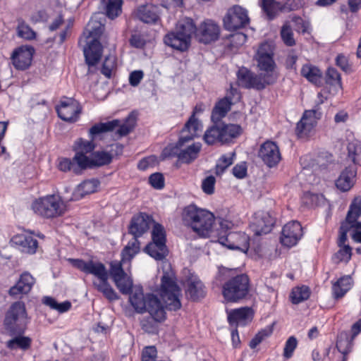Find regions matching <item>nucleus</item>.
<instances>
[{"label":"nucleus","mask_w":361,"mask_h":361,"mask_svg":"<svg viewBox=\"0 0 361 361\" xmlns=\"http://www.w3.org/2000/svg\"><path fill=\"white\" fill-rule=\"evenodd\" d=\"M218 241L231 250H238L245 253L250 247V237L243 232H228L219 236Z\"/></svg>","instance_id":"14"},{"label":"nucleus","mask_w":361,"mask_h":361,"mask_svg":"<svg viewBox=\"0 0 361 361\" xmlns=\"http://www.w3.org/2000/svg\"><path fill=\"white\" fill-rule=\"evenodd\" d=\"M109 275L114 283H118L121 279L126 276V272L124 271L121 262L113 261L110 263Z\"/></svg>","instance_id":"48"},{"label":"nucleus","mask_w":361,"mask_h":361,"mask_svg":"<svg viewBox=\"0 0 361 361\" xmlns=\"http://www.w3.org/2000/svg\"><path fill=\"white\" fill-rule=\"evenodd\" d=\"M149 183L154 189L161 190L164 188L165 179L162 173L156 172L149 176Z\"/></svg>","instance_id":"56"},{"label":"nucleus","mask_w":361,"mask_h":361,"mask_svg":"<svg viewBox=\"0 0 361 361\" xmlns=\"http://www.w3.org/2000/svg\"><path fill=\"white\" fill-rule=\"evenodd\" d=\"M157 350L155 346L145 347L142 352V361H157Z\"/></svg>","instance_id":"61"},{"label":"nucleus","mask_w":361,"mask_h":361,"mask_svg":"<svg viewBox=\"0 0 361 361\" xmlns=\"http://www.w3.org/2000/svg\"><path fill=\"white\" fill-rule=\"evenodd\" d=\"M35 282V278L30 273L24 272L20 275L16 285L9 289L8 293L13 296L27 294L31 290Z\"/></svg>","instance_id":"27"},{"label":"nucleus","mask_w":361,"mask_h":361,"mask_svg":"<svg viewBox=\"0 0 361 361\" xmlns=\"http://www.w3.org/2000/svg\"><path fill=\"white\" fill-rule=\"evenodd\" d=\"M233 104L231 97H224L219 99L213 107L211 114V121L212 124L222 122V119L226 116L231 110Z\"/></svg>","instance_id":"29"},{"label":"nucleus","mask_w":361,"mask_h":361,"mask_svg":"<svg viewBox=\"0 0 361 361\" xmlns=\"http://www.w3.org/2000/svg\"><path fill=\"white\" fill-rule=\"evenodd\" d=\"M236 76L240 85L245 89L262 91L267 86L273 85V80H270L273 76H268V80H265L262 75L255 74L244 66L238 69Z\"/></svg>","instance_id":"11"},{"label":"nucleus","mask_w":361,"mask_h":361,"mask_svg":"<svg viewBox=\"0 0 361 361\" xmlns=\"http://www.w3.org/2000/svg\"><path fill=\"white\" fill-rule=\"evenodd\" d=\"M35 50L33 47L22 45L15 49L11 56L12 64L16 70L25 71L32 64Z\"/></svg>","instance_id":"18"},{"label":"nucleus","mask_w":361,"mask_h":361,"mask_svg":"<svg viewBox=\"0 0 361 361\" xmlns=\"http://www.w3.org/2000/svg\"><path fill=\"white\" fill-rule=\"evenodd\" d=\"M13 240L16 244L22 247L23 251L32 255L35 254L38 247V241L30 235H16L14 236Z\"/></svg>","instance_id":"36"},{"label":"nucleus","mask_w":361,"mask_h":361,"mask_svg":"<svg viewBox=\"0 0 361 361\" xmlns=\"http://www.w3.org/2000/svg\"><path fill=\"white\" fill-rule=\"evenodd\" d=\"M352 255V247L350 245H344L333 255L332 260L337 264L342 262L348 263L351 259Z\"/></svg>","instance_id":"49"},{"label":"nucleus","mask_w":361,"mask_h":361,"mask_svg":"<svg viewBox=\"0 0 361 361\" xmlns=\"http://www.w3.org/2000/svg\"><path fill=\"white\" fill-rule=\"evenodd\" d=\"M32 339L27 336H13V338L6 342V347L11 350L17 348L26 350L31 346Z\"/></svg>","instance_id":"42"},{"label":"nucleus","mask_w":361,"mask_h":361,"mask_svg":"<svg viewBox=\"0 0 361 361\" xmlns=\"http://www.w3.org/2000/svg\"><path fill=\"white\" fill-rule=\"evenodd\" d=\"M275 223V218L269 212L259 211L255 214L250 228L255 235H262L270 233Z\"/></svg>","instance_id":"21"},{"label":"nucleus","mask_w":361,"mask_h":361,"mask_svg":"<svg viewBox=\"0 0 361 361\" xmlns=\"http://www.w3.org/2000/svg\"><path fill=\"white\" fill-rule=\"evenodd\" d=\"M216 183L215 177L213 176H207L202 180V190L207 195H212L214 193V187Z\"/></svg>","instance_id":"59"},{"label":"nucleus","mask_w":361,"mask_h":361,"mask_svg":"<svg viewBox=\"0 0 361 361\" xmlns=\"http://www.w3.org/2000/svg\"><path fill=\"white\" fill-rule=\"evenodd\" d=\"M325 83L331 86H337L342 88V82L341 74L335 68H329L324 76Z\"/></svg>","instance_id":"47"},{"label":"nucleus","mask_w":361,"mask_h":361,"mask_svg":"<svg viewBox=\"0 0 361 361\" xmlns=\"http://www.w3.org/2000/svg\"><path fill=\"white\" fill-rule=\"evenodd\" d=\"M100 185V181L97 178L85 180L79 184L73 193V200L82 199L87 195L94 193L97 191Z\"/></svg>","instance_id":"30"},{"label":"nucleus","mask_w":361,"mask_h":361,"mask_svg":"<svg viewBox=\"0 0 361 361\" xmlns=\"http://www.w3.org/2000/svg\"><path fill=\"white\" fill-rule=\"evenodd\" d=\"M103 53V47L100 41L97 39H93L87 43V46L83 48L85 61L90 67L96 66L101 60Z\"/></svg>","instance_id":"23"},{"label":"nucleus","mask_w":361,"mask_h":361,"mask_svg":"<svg viewBox=\"0 0 361 361\" xmlns=\"http://www.w3.org/2000/svg\"><path fill=\"white\" fill-rule=\"evenodd\" d=\"M316 126V122L309 120L303 115L301 119L297 123L295 133L300 138L307 137Z\"/></svg>","instance_id":"40"},{"label":"nucleus","mask_w":361,"mask_h":361,"mask_svg":"<svg viewBox=\"0 0 361 361\" xmlns=\"http://www.w3.org/2000/svg\"><path fill=\"white\" fill-rule=\"evenodd\" d=\"M311 290L309 286L302 285L293 288L290 293V299L293 304L298 305L309 299Z\"/></svg>","instance_id":"39"},{"label":"nucleus","mask_w":361,"mask_h":361,"mask_svg":"<svg viewBox=\"0 0 361 361\" xmlns=\"http://www.w3.org/2000/svg\"><path fill=\"white\" fill-rule=\"evenodd\" d=\"M235 157V152H232L230 157H228L226 154L221 155L215 166V174L219 176H221L233 164Z\"/></svg>","instance_id":"45"},{"label":"nucleus","mask_w":361,"mask_h":361,"mask_svg":"<svg viewBox=\"0 0 361 361\" xmlns=\"http://www.w3.org/2000/svg\"><path fill=\"white\" fill-rule=\"evenodd\" d=\"M201 147V143H193L186 149L180 150L178 154V158L183 163L189 164L198 157Z\"/></svg>","instance_id":"37"},{"label":"nucleus","mask_w":361,"mask_h":361,"mask_svg":"<svg viewBox=\"0 0 361 361\" xmlns=\"http://www.w3.org/2000/svg\"><path fill=\"white\" fill-rule=\"evenodd\" d=\"M119 125L118 119H114L105 123H98L92 126L89 130L90 140L83 138H78L75 141L73 146V151L75 152L74 157L71 158L60 157L58 159V169L63 172H72L74 174L78 171V157L80 154L87 156L86 154L92 152L96 145L94 143V139L99 135L112 132Z\"/></svg>","instance_id":"1"},{"label":"nucleus","mask_w":361,"mask_h":361,"mask_svg":"<svg viewBox=\"0 0 361 361\" xmlns=\"http://www.w3.org/2000/svg\"><path fill=\"white\" fill-rule=\"evenodd\" d=\"M223 22L226 30L234 31L245 27L250 23V18L245 8L234 5L227 11Z\"/></svg>","instance_id":"12"},{"label":"nucleus","mask_w":361,"mask_h":361,"mask_svg":"<svg viewBox=\"0 0 361 361\" xmlns=\"http://www.w3.org/2000/svg\"><path fill=\"white\" fill-rule=\"evenodd\" d=\"M348 157L352 160L353 165L359 164L357 157L361 154V144L357 141H353L348 143L347 146Z\"/></svg>","instance_id":"51"},{"label":"nucleus","mask_w":361,"mask_h":361,"mask_svg":"<svg viewBox=\"0 0 361 361\" xmlns=\"http://www.w3.org/2000/svg\"><path fill=\"white\" fill-rule=\"evenodd\" d=\"M258 157L269 168L276 166L281 159L279 146L275 142L270 140L264 142L260 146Z\"/></svg>","instance_id":"19"},{"label":"nucleus","mask_w":361,"mask_h":361,"mask_svg":"<svg viewBox=\"0 0 361 361\" xmlns=\"http://www.w3.org/2000/svg\"><path fill=\"white\" fill-rule=\"evenodd\" d=\"M175 30L179 32V34L191 44L192 35L193 34L196 35L197 26L192 18H185L178 20Z\"/></svg>","instance_id":"33"},{"label":"nucleus","mask_w":361,"mask_h":361,"mask_svg":"<svg viewBox=\"0 0 361 361\" xmlns=\"http://www.w3.org/2000/svg\"><path fill=\"white\" fill-rule=\"evenodd\" d=\"M154 222L153 216L145 212H139L133 215L128 226V232L134 238L142 237Z\"/></svg>","instance_id":"17"},{"label":"nucleus","mask_w":361,"mask_h":361,"mask_svg":"<svg viewBox=\"0 0 361 361\" xmlns=\"http://www.w3.org/2000/svg\"><path fill=\"white\" fill-rule=\"evenodd\" d=\"M336 65L345 73H350L353 71L352 65L349 63L348 58L342 54L336 56Z\"/></svg>","instance_id":"60"},{"label":"nucleus","mask_w":361,"mask_h":361,"mask_svg":"<svg viewBox=\"0 0 361 361\" xmlns=\"http://www.w3.org/2000/svg\"><path fill=\"white\" fill-rule=\"evenodd\" d=\"M32 209L35 213L47 219L61 216L63 214L60 200L54 195L35 200L32 204Z\"/></svg>","instance_id":"10"},{"label":"nucleus","mask_w":361,"mask_h":361,"mask_svg":"<svg viewBox=\"0 0 361 361\" xmlns=\"http://www.w3.org/2000/svg\"><path fill=\"white\" fill-rule=\"evenodd\" d=\"M353 340L352 336L349 338L346 334H341L338 336L336 345L338 352L343 355H348L352 351Z\"/></svg>","instance_id":"44"},{"label":"nucleus","mask_w":361,"mask_h":361,"mask_svg":"<svg viewBox=\"0 0 361 361\" xmlns=\"http://www.w3.org/2000/svg\"><path fill=\"white\" fill-rule=\"evenodd\" d=\"M300 74L310 82L317 87L323 86V74L322 71L317 66L306 63L301 68Z\"/></svg>","instance_id":"32"},{"label":"nucleus","mask_w":361,"mask_h":361,"mask_svg":"<svg viewBox=\"0 0 361 361\" xmlns=\"http://www.w3.org/2000/svg\"><path fill=\"white\" fill-rule=\"evenodd\" d=\"M140 244L138 238L133 237L121 251L122 261L131 260L140 252Z\"/></svg>","instance_id":"43"},{"label":"nucleus","mask_w":361,"mask_h":361,"mask_svg":"<svg viewBox=\"0 0 361 361\" xmlns=\"http://www.w3.org/2000/svg\"><path fill=\"white\" fill-rule=\"evenodd\" d=\"M101 3L109 18L113 20L121 13L123 0H102Z\"/></svg>","instance_id":"38"},{"label":"nucleus","mask_w":361,"mask_h":361,"mask_svg":"<svg viewBox=\"0 0 361 361\" xmlns=\"http://www.w3.org/2000/svg\"><path fill=\"white\" fill-rule=\"evenodd\" d=\"M254 311L252 307H242L232 310L228 314V322L230 325H238L240 322L252 321Z\"/></svg>","instance_id":"31"},{"label":"nucleus","mask_w":361,"mask_h":361,"mask_svg":"<svg viewBox=\"0 0 361 361\" xmlns=\"http://www.w3.org/2000/svg\"><path fill=\"white\" fill-rule=\"evenodd\" d=\"M281 37L283 43L288 47H293L295 44L293 37V32L290 25L284 24L281 30Z\"/></svg>","instance_id":"53"},{"label":"nucleus","mask_w":361,"mask_h":361,"mask_svg":"<svg viewBox=\"0 0 361 361\" xmlns=\"http://www.w3.org/2000/svg\"><path fill=\"white\" fill-rule=\"evenodd\" d=\"M115 285L123 295H129L133 290V280L127 274L119 281L118 283H115Z\"/></svg>","instance_id":"54"},{"label":"nucleus","mask_w":361,"mask_h":361,"mask_svg":"<svg viewBox=\"0 0 361 361\" xmlns=\"http://www.w3.org/2000/svg\"><path fill=\"white\" fill-rule=\"evenodd\" d=\"M180 288L177 283L165 272L161 279L160 296L165 303V310L177 311L181 307L179 299Z\"/></svg>","instance_id":"9"},{"label":"nucleus","mask_w":361,"mask_h":361,"mask_svg":"<svg viewBox=\"0 0 361 361\" xmlns=\"http://www.w3.org/2000/svg\"><path fill=\"white\" fill-rule=\"evenodd\" d=\"M157 323L159 322L155 321L150 315L149 318L143 319L141 322L142 329L150 334H154L157 333L158 326Z\"/></svg>","instance_id":"58"},{"label":"nucleus","mask_w":361,"mask_h":361,"mask_svg":"<svg viewBox=\"0 0 361 361\" xmlns=\"http://www.w3.org/2000/svg\"><path fill=\"white\" fill-rule=\"evenodd\" d=\"M356 174L357 167L355 166L350 165L345 167L336 180V188L342 192L348 191L355 183Z\"/></svg>","instance_id":"25"},{"label":"nucleus","mask_w":361,"mask_h":361,"mask_svg":"<svg viewBox=\"0 0 361 361\" xmlns=\"http://www.w3.org/2000/svg\"><path fill=\"white\" fill-rule=\"evenodd\" d=\"M69 262L75 269L86 274H92L98 278L99 282L94 281L93 286L109 301H116L120 297L108 281L109 274L104 264L92 259L85 261L82 259H68Z\"/></svg>","instance_id":"3"},{"label":"nucleus","mask_w":361,"mask_h":361,"mask_svg":"<svg viewBox=\"0 0 361 361\" xmlns=\"http://www.w3.org/2000/svg\"><path fill=\"white\" fill-rule=\"evenodd\" d=\"M242 133L243 128L240 125L225 123L222 121L209 127L204 134L203 139L209 145L216 143L227 145L232 142L233 139L237 138Z\"/></svg>","instance_id":"6"},{"label":"nucleus","mask_w":361,"mask_h":361,"mask_svg":"<svg viewBox=\"0 0 361 361\" xmlns=\"http://www.w3.org/2000/svg\"><path fill=\"white\" fill-rule=\"evenodd\" d=\"M361 216V196L355 197L351 202L346 214V220H357Z\"/></svg>","instance_id":"46"},{"label":"nucleus","mask_w":361,"mask_h":361,"mask_svg":"<svg viewBox=\"0 0 361 361\" xmlns=\"http://www.w3.org/2000/svg\"><path fill=\"white\" fill-rule=\"evenodd\" d=\"M152 231V242L144 248V251L157 261L164 259L169 255L166 246V233L164 227L159 223L154 222Z\"/></svg>","instance_id":"8"},{"label":"nucleus","mask_w":361,"mask_h":361,"mask_svg":"<svg viewBox=\"0 0 361 361\" xmlns=\"http://www.w3.org/2000/svg\"><path fill=\"white\" fill-rule=\"evenodd\" d=\"M302 115L307 119L314 121L317 123V121L319 120L322 116L319 104H317L312 109L305 110Z\"/></svg>","instance_id":"63"},{"label":"nucleus","mask_w":361,"mask_h":361,"mask_svg":"<svg viewBox=\"0 0 361 361\" xmlns=\"http://www.w3.org/2000/svg\"><path fill=\"white\" fill-rule=\"evenodd\" d=\"M255 57L259 71L264 72L259 74L262 75L265 80H268V76H273L271 80H273V85L275 84L279 79V73L275 71L276 64L274 56H255Z\"/></svg>","instance_id":"24"},{"label":"nucleus","mask_w":361,"mask_h":361,"mask_svg":"<svg viewBox=\"0 0 361 361\" xmlns=\"http://www.w3.org/2000/svg\"><path fill=\"white\" fill-rule=\"evenodd\" d=\"M302 235L301 224L297 221H293L283 227L280 241L283 245L290 247L298 243Z\"/></svg>","instance_id":"22"},{"label":"nucleus","mask_w":361,"mask_h":361,"mask_svg":"<svg viewBox=\"0 0 361 361\" xmlns=\"http://www.w3.org/2000/svg\"><path fill=\"white\" fill-rule=\"evenodd\" d=\"M181 218L185 226L190 228L201 238H209L216 221L213 213L190 204L183 209Z\"/></svg>","instance_id":"4"},{"label":"nucleus","mask_w":361,"mask_h":361,"mask_svg":"<svg viewBox=\"0 0 361 361\" xmlns=\"http://www.w3.org/2000/svg\"><path fill=\"white\" fill-rule=\"evenodd\" d=\"M185 294L189 300L199 302L205 298L207 288L198 276L190 275L185 281Z\"/></svg>","instance_id":"20"},{"label":"nucleus","mask_w":361,"mask_h":361,"mask_svg":"<svg viewBox=\"0 0 361 361\" xmlns=\"http://www.w3.org/2000/svg\"><path fill=\"white\" fill-rule=\"evenodd\" d=\"M352 278L344 276L338 279L332 286V295L336 300L342 298L351 288Z\"/></svg>","instance_id":"35"},{"label":"nucleus","mask_w":361,"mask_h":361,"mask_svg":"<svg viewBox=\"0 0 361 361\" xmlns=\"http://www.w3.org/2000/svg\"><path fill=\"white\" fill-rule=\"evenodd\" d=\"M160 11L159 6L147 4L138 8L137 17L145 23L154 24L160 20Z\"/></svg>","instance_id":"26"},{"label":"nucleus","mask_w":361,"mask_h":361,"mask_svg":"<svg viewBox=\"0 0 361 361\" xmlns=\"http://www.w3.org/2000/svg\"><path fill=\"white\" fill-rule=\"evenodd\" d=\"M274 47L267 42L260 44L255 56H274Z\"/></svg>","instance_id":"64"},{"label":"nucleus","mask_w":361,"mask_h":361,"mask_svg":"<svg viewBox=\"0 0 361 361\" xmlns=\"http://www.w3.org/2000/svg\"><path fill=\"white\" fill-rule=\"evenodd\" d=\"M235 269L221 267L219 269L220 276L228 279L222 285V295L228 302H240L250 295L251 282L247 274H234Z\"/></svg>","instance_id":"2"},{"label":"nucleus","mask_w":361,"mask_h":361,"mask_svg":"<svg viewBox=\"0 0 361 361\" xmlns=\"http://www.w3.org/2000/svg\"><path fill=\"white\" fill-rule=\"evenodd\" d=\"M220 35V27L214 20L207 19L197 27L196 39L204 44L217 41Z\"/></svg>","instance_id":"16"},{"label":"nucleus","mask_w":361,"mask_h":361,"mask_svg":"<svg viewBox=\"0 0 361 361\" xmlns=\"http://www.w3.org/2000/svg\"><path fill=\"white\" fill-rule=\"evenodd\" d=\"M164 44L181 52L186 51L190 47V44L185 37H182L176 30L169 32L164 37Z\"/></svg>","instance_id":"28"},{"label":"nucleus","mask_w":361,"mask_h":361,"mask_svg":"<svg viewBox=\"0 0 361 361\" xmlns=\"http://www.w3.org/2000/svg\"><path fill=\"white\" fill-rule=\"evenodd\" d=\"M135 124L136 121L135 118L131 116V115H129L123 124H121V122L119 121V125L117 126L118 129L116 133L121 137L126 136L134 129ZM116 128V127L114 130Z\"/></svg>","instance_id":"50"},{"label":"nucleus","mask_w":361,"mask_h":361,"mask_svg":"<svg viewBox=\"0 0 361 361\" xmlns=\"http://www.w3.org/2000/svg\"><path fill=\"white\" fill-rule=\"evenodd\" d=\"M129 295V302L137 313L148 312L155 321L159 322L166 320L165 307L156 295L153 293L145 295L142 286L135 287Z\"/></svg>","instance_id":"5"},{"label":"nucleus","mask_w":361,"mask_h":361,"mask_svg":"<svg viewBox=\"0 0 361 361\" xmlns=\"http://www.w3.org/2000/svg\"><path fill=\"white\" fill-rule=\"evenodd\" d=\"M281 2V13H289L300 9L305 5L304 0H283Z\"/></svg>","instance_id":"52"},{"label":"nucleus","mask_w":361,"mask_h":361,"mask_svg":"<svg viewBox=\"0 0 361 361\" xmlns=\"http://www.w3.org/2000/svg\"><path fill=\"white\" fill-rule=\"evenodd\" d=\"M259 6L266 16V18L271 21L274 20L281 13V2L276 0H259Z\"/></svg>","instance_id":"34"},{"label":"nucleus","mask_w":361,"mask_h":361,"mask_svg":"<svg viewBox=\"0 0 361 361\" xmlns=\"http://www.w3.org/2000/svg\"><path fill=\"white\" fill-rule=\"evenodd\" d=\"M204 111V105L203 103H197L195 107L193 108L191 116H190L188 121L184 125V127L182 130V133L185 131H190V129L192 128L193 132H197L199 127V121L195 117L196 114H202Z\"/></svg>","instance_id":"41"},{"label":"nucleus","mask_w":361,"mask_h":361,"mask_svg":"<svg viewBox=\"0 0 361 361\" xmlns=\"http://www.w3.org/2000/svg\"><path fill=\"white\" fill-rule=\"evenodd\" d=\"M18 35L25 39L32 40L36 37V32L25 23H22L18 27Z\"/></svg>","instance_id":"57"},{"label":"nucleus","mask_w":361,"mask_h":361,"mask_svg":"<svg viewBox=\"0 0 361 361\" xmlns=\"http://www.w3.org/2000/svg\"><path fill=\"white\" fill-rule=\"evenodd\" d=\"M232 173L235 178L238 179H243L245 178L247 174V167L246 162L243 161L234 166L232 169Z\"/></svg>","instance_id":"62"},{"label":"nucleus","mask_w":361,"mask_h":361,"mask_svg":"<svg viewBox=\"0 0 361 361\" xmlns=\"http://www.w3.org/2000/svg\"><path fill=\"white\" fill-rule=\"evenodd\" d=\"M77 159H78V170L75 174L80 175L88 169H92L111 164L113 157L107 152L96 151L92 153L91 157L80 154Z\"/></svg>","instance_id":"13"},{"label":"nucleus","mask_w":361,"mask_h":361,"mask_svg":"<svg viewBox=\"0 0 361 361\" xmlns=\"http://www.w3.org/2000/svg\"><path fill=\"white\" fill-rule=\"evenodd\" d=\"M298 340L294 336H290L286 341L285 346L283 348V357L286 359H290L293 354L294 350L297 348Z\"/></svg>","instance_id":"55"},{"label":"nucleus","mask_w":361,"mask_h":361,"mask_svg":"<svg viewBox=\"0 0 361 361\" xmlns=\"http://www.w3.org/2000/svg\"><path fill=\"white\" fill-rule=\"evenodd\" d=\"M27 312L25 304L15 302L6 312L4 326L9 336L23 335L26 329Z\"/></svg>","instance_id":"7"},{"label":"nucleus","mask_w":361,"mask_h":361,"mask_svg":"<svg viewBox=\"0 0 361 361\" xmlns=\"http://www.w3.org/2000/svg\"><path fill=\"white\" fill-rule=\"evenodd\" d=\"M56 111L61 120L74 123L78 121L82 107L75 99L66 98L65 100H61L60 104L56 106Z\"/></svg>","instance_id":"15"}]
</instances>
